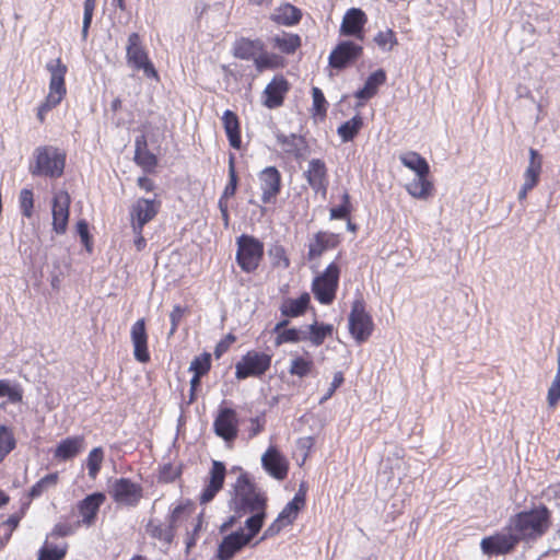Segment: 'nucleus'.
Here are the masks:
<instances>
[{"label":"nucleus","mask_w":560,"mask_h":560,"mask_svg":"<svg viewBox=\"0 0 560 560\" xmlns=\"http://www.w3.org/2000/svg\"><path fill=\"white\" fill-rule=\"evenodd\" d=\"M552 525V513L545 504L512 516L508 529L514 532L521 541H535L542 537Z\"/></svg>","instance_id":"f257e3e1"},{"label":"nucleus","mask_w":560,"mask_h":560,"mask_svg":"<svg viewBox=\"0 0 560 560\" xmlns=\"http://www.w3.org/2000/svg\"><path fill=\"white\" fill-rule=\"evenodd\" d=\"M232 54L237 59L253 61L259 73L283 69L287 66L285 58L279 54L267 51L266 45L260 38H237L233 44Z\"/></svg>","instance_id":"f03ea898"},{"label":"nucleus","mask_w":560,"mask_h":560,"mask_svg":"<svg viewBox=\"0 0 560 560\" xmlns=\"http://www.w3.org/2000/svg\"><path fill=\"white\" fill-rule=\"evenodd\" d=\"M233 501L237 512L252 513L248 518L258 520L259 529L262 528L267 516L268 498L265 492L257 489L247 474L237 477Z\"/></svg>","instance_id":"7ed1b4c3"},{"label":"nucleus","mask_w":560,"mask_h":560,"mask_svg":"<svg viewBox=\"0 0 560 560\" xmlns=\"http://www.w3.org/2000/svg\"><path fill=\"white\" fill-rule=\"evenodd\" d=\"M46 69L50 74L48 94L36 110V117L40 124L46 121L47 114L56 108L67 95L66 75L68 67L60 58H57L47 62Z\"/></svg>","instance_id":"20e7f679"},{"label":"nucleus","mask_w":560,"mask_h":560,"mask_svg":"<svg viewBox=\"0 0 560 560\" xmlns=\"http://www.w3.org/2000/svg\"><path fill=\"white\" fill-rule=\"evenodd\" d=\"M67 154L65 151L51 147H38L34 152V164L30 172L34 176L58 178L63 174Z\"/></svg>","instance_id":"39448f33"},{"label":"nucleus","mask_w":560,"mask_h":560,"mask_svg":"<svg viewBox=\"0 0 560 560\" xmlns=\"http://www.w3.org/2000/svg\"><path fill=\"white\" fill-rule=\"evenodd\" d=\"M265 256L264 243L248 234L236 237L235 261L240 269L248 275H254L259 269Z\"/></svg>","instance_id":"423d86ee"},{"label":"nucleus","mask_w":560,"mask_h":560,"mask_svg":"<svg viewBox=\"0 0 560 560\" xmlns=\"http://www.w3.org/2000/svg\"><path fill=\"white\" fill-rule=\"evenodd\" d=\"M341 269L336 261L329 262L326 268L314 277L311 290L316 301L322 305H330L337 296Z\"/></svg>","instance_id":"0eeeda50"},{"label":"nucleus","mask_w":560,"mask_h":560,"mask_svg":"<svg viewBox=\"0 0 560 560\" xmlns=\"http://www.w3.org/2000/svg\"><path fill=\"white\" fill-rule=\"evenodd\" d=\"M258 523L256 518H247L245 521L247 533L240 529L223 537L217 551L218 560H231L238 551L246 547L260 532Z\"/></svg>","instance_id":"6e6552de"},{"label":"nucleus","mask_w":560,"mask_h":560,"mask_svg":"<svg viewBox=\"0 0 560 560\" xmlns=\"http://www.w3.org/2000/svg\"><path fill=\"white\" fill-rule=\"evenodd\" d=\"M374 327L373 318L366 311L364 300H354L351 304V311L348 317V329L351 337L358 343H363L370 339L374 331Z\"/></svg>","instance_id":"1a4fd4ad"},{"label":"nucleus","mask_w":560,"mask_h":560,"mask_svg":"<svg viewBox=\"0 0 560 560\" xmlns=\"http://www.w3.org/2000/svg\"><path fill=\"white\" fill-rule=\"evenodd\" d=\"M126 59L133 70H142L147 78L153 79L156 82L160 81L159 72L151 61L147 49L142 45L141 36L138 33H131L128 36Z\"/></svg>","instance_id":"9d476101"},{"label":"nucleus","mask_w":560,"mask_h":560,"mask_svg":"<svg viewBox=\"0 0 560 560\" xmlns=\"http://www.w3.org/2000/svg\"><path fill=\"white\" fill-rule=\"evenodd\" d=\"M272 354L264 351L249 350L235 364V377L246 380L248 377H261L271 368Z\"/></svg>","instance_id":"9b49d317"},{"label":"nucleus","mask_w":560,"mask_h":560,"mask_svg":"<svg viewBox=\"0 0 560 560\" xmlns=\"http://www.w3.org/2000/svg\"><path fill=\"white\" fill-rule=\"evenodd\" d=\"M305 502V491L300 489L294 494L293 499L289 503H287V505L278 514L277 518L265 529L262 536L255 545H257L259 541L275 537L283 528L292 525L293 522L298 518L299 513L304 509Z\"/></svg>","instance_id":"f8f14e48"},{"label":"nucleus","mask_w":560,"mask_h":560,"mask_svg":"<svg viewBox=\"0 0 560 560\" xmlns=\"http://www.w3.org/2000/svg\"><path fill=\"white\" fill-rule=\"evenodd\" d=\"M214 434L226 444H232L238 436L240 418L235 409L221 405L212 423Z\"/></svg>","instance_id":"ddd939ff"},{"label":"nucleus","mask_w":560,"mask_h":560,"mask_svg":"<svg viewBox=\"0 0 560 560\" xmlns=\"http://www.w3.org/2000/svg\"><path fill=\"white\" fill-rule=\"evenodd\" d=\"M363 46L353 40L339 42L328 56V66L338 71L354 65L363 56Z\"/></svg>","instance_id":"4468645a"},{"label":"nucleus","mask_w":560,"mask_h":560,"mask_svg":"<svg viewBox=\"0 0 560 560\" xmlns=\"http://www.w3.org/2000/svg\"><path fill=\"white\" fill-rule=\"evenodd\" d=\"M109 493L116 503L136 506L143 497V488L140 483L121 477L114 481Z\"/></svg>","instance_id":"2eb2a0df"},{"label":"nucleus","mask_w":560,"mask_h":560,"mask_svg":"<svg viewBox=\"0 0 560 560\" xmlns=\"http://www.w3.org/2000/svg\"><path fill=\"white\" fill-rule=\"evenodd\" d=\"M226 477L225 464L219 460H212L211 468L205 479V486L198 497L201 505L211 502L223 489Z\"/></svg>","instance_id":"dca6fc26"},{"label":"nucleus","mask_w":560,"mask_h":560,"mask_svg":"<svg viewBox=\"0 0 560 560\" xmlns=\"http://www.w3.org/2000/svg\"><path fill=\"white\" fill-rule=\"evenodd\" d=\"M260 200L264 205L276 203L282 189V175L276 166L265 167L258 174Z\"/></svg>","instance_id":"f3484780"},{"label":"nucleus","mask_w":560,"mask_h":560,"mask_svg":"<svg viewBox=\"0 0 560 560\" xmlns=\"http://www.w3.org/2000/svg\"><path fill=\"white\" fill-rule=\"evenodd\" d=\"M521 542L514 532L495 533L482 538L480 547L483 553L489 556H501L512 552Z\"/></svg>","instance_id":"a211bd4d"},{"label":"nucleus","mask_w":560,"mask_h":560,"mask_svg":"<svg viewBox=\"0 0 560 560\" xmlns=\"http://www.w3.org/2000/svg\"><path fill=\"white\" fill-rule=\"evenodd\" d=\"M368 23V15L360 8H350L342 16L339 27V35L345 37H354L363 42L365 38V25Z\"/></svg>","instance_id":"6ab92c4d"},{"label":"nucleus","mask_w":560,"mask_h":560,"mask_svg":"<svg viewBox=\"0 0 560 560\" xmlns=\"http://www.w3.org/2000/svg\"><path fill=\"white\" fill-rule=\"evenodd\" d=\"M342 242L339 233L318 231L313 234L307 244V259L313 261L320 258L326 252L336 249Z\"/></svg>","instance_id":"aec40b11"},{"label":"nucleus","mask_w":560,"mask_h":560,"mask_svg":"<svg viewBox=\"0 0 560 560\" xmlns=\"http://www.w3.org/2000/svg\"><path fill=\"white\" fill-rule=\"evenodd\" d=\"M105 501L106 495L103 492H94L80 500L77 503V510L80 516L77 526H93L97 521L100 509Z\"/></svg>","instance_id":"412c9836"},{"label":"nucleus","mask_w":560,"mask_h":560,"mask_svg":"<svg viewBox=\"0 0 560 560\" xmlns=\"http://www.w3.org/2000/svg\"><path fill=\"white\" fill-rule=\"evenodd\" d=\"M290 88V82L283 74H276L262 91V105L269 109L281 107Z\"/></svg>","instance_id":"4be33fe9"},{"label":"nucleus","mask_w":560,"mask_h":560,"mask_svg":"<svg viewBox=\"0 0 560 560\" xmlns=\"http://www.w3.org/2000/svg\"><path fill=\"white\" fill-rule=\"evenodd\" d=\"M304 178L315 194L326 198L329 185L328 168L322 159H312L304 172Z\"/></svg>","instance_id":"5701e85b"},{"label":"nucleus","mask_w":560,"mask_h":560,"mask_svg":"<svg viewBox=\"0 0 560 560\" xmlns=\"http://www.w3.org/2000/svg\"><path fill=\"white\" fill-rule=\"evenodd\" d=\"M161 209V201L158 199L139 198L130 210L133 230H143L144 225L152 221Z\"/></svg>","instance_id":"b1692460"},{"label":"nucleus","mask_w":560,"mask_h":560,"mask_svg":"<svg viewBox=\"0 0 560 560\" xmlns=\"http://www.w3.org/2000/svg\"><path fill=\"white\" fill-rule=\"evenodd\" d=\"M71 197L67 190H59L52 198V230L57 234H65L70 215Z\"/></svg>","instance_id":"393cba45"},{"label":"nucleus","mask_w":560,"mask_h":560,"mask_svg":"<svg viewBox=\"0 0 560 560\" xmlns=\"http://www.w3.org/2000/svg\"><path fill=\"white\" fill-rule=\"evenodd\" d=\"M130 339L133 346V357L140 363H148L151 360L149 351V335L144 318H139L131 326Z\"/></svg>","instance_id":"a878e982"},{"label":"nucleus","mask_w":560,"mask_h":560,"mask_svg":"<svg viewBox=\"0 0 560 560\" xmlns=\"http://www.w3.org/2000/svg\"><path fill=\"white\" fill-rule=\"evenodd\" d=\"M262 468L275 479L284 480L289 472V463L275 447L270 446L261 457Z\"/></svg>","instance_id":"bb28decb"},{"label":"nucleus","mask_w":560,"mask_h":560,"mask_svg":"<svg viewBox=\"0 0 560 560\" xmlns=\"http://www.w3.org/2000/svg\"><path fill=\"white\" fill-rule=\"evenodd\" d=\"M85 448L83 435H72L62 439L54 451V458L58 462H68L80 455Z\"/></svg>","instance_id":"cd10ccee"},{"label":"nucleus","mask_w":560,"mask_h":560,"mask_svg":"<svg viewBox=\"0 0 560 560\" xmlns=\"http://www.w3.org/2000/svg\"><path fill=\"white\" fill-rule=\"evenodd\" d=\"M135 163L145 173H154L158 166V158L148 149V141L144 135L138 136L135 140Z\"/></svg>","instance_id":"c85d7f7f"},{"label":"nucleus","mask_w":560,"mask_h":560,"mask_svg":"<svg viewBox=\"0 0 560 560\" xmlns=\"http://www.w3.org/2000/svg\"><path fill=\"white\" fill-rule=\"evenodd\" d=\"M176 528L168 522L165 524L158 518H151L145 525V533L150 538L170 546L175 537Z\"/></svg>","instance_id":"c756f323"},{"label":"nucleus","mask_w":560,"mask_h":560,"mask_svg":"<svg viewBox=\"0 0 560 560\" xmlns=\"http://www.w3.org/2000/svg\"><path fill=\"white\" fill-rule=\"evenodd\" d=\"M303 13L298 7L284 2L277 7L270 19L278 25L293 26L300 23Z\"/></svg>","instance_id":"7c9ffc66"},{"label":"nucleus","mask_w":560,"mask_h":560,"mask_svg":"<svg viewBox=\"0 0 560 560\" xmlns=\"http://www.w3.org/2000/svg\"><path fill=\"white\" fill-rule=\"evenodd\" d=\"M311 303V296L307 292L302 293L298 299H285L280 305V313L284 319L303 316Z\"/></svg>","instance_id":"2f4dec72"},{"label":"nucleus","mask_w":560,"mask_h":560,"mask_svg":"<svg viewBox=\"0 0 560 560\" xmlns=\"http://www.w3.org/2000/svg\"><path fill=\"white\" fill-rule=\"evenodd\" d=\"M222 124L230 145L235 150H240L242 147V136L238 116L233 110L226 109L222 115Z\"/></svg>","instance_id":"473e14b6"},{"label":"nucleus","mask_w":560,"mask_h":560,"mask_svg":"<svg viewBox=\"0 0 560 560\" xmlns=\"http://www.w3.org/2000/svg\"><path fill=\"white\" fill-rule=\"evenodd\" d=\"M407 192L419 200H427L434 194V184L430 175H416L410 183L405 186Z\"/></svg>","instance_id":"72a5a7b5"},{"label":"nucleus","mask_w":560,"mask_h":560,"mask_svg":"<svg viewBox=\"0 0 560 560\" xmlns=\"http://www.w3.org/2000/svg\"><path fill=\"white\" fill-rule=\"evenodd\" d=\"M22 386L10 380H0V409H5L8 405H15L23 401Z\"/></svg>","instance_id":"f704fd0d"},{"label":"nucleus","mask_w":560,"mask_h":560,"mask_svg":"<svg viewBox=\"0 0 560 560\" xmlns=\"http://www.w3.org/2000/svg\"><path fill=\"white\" fill-rule=\"evenodd\" d=\"M288 325V319H282L276 324L273 328V332H276V347H280L284 343H298L300 341L306 340V336H304L300 329L295 327L287 328Z\"/></svg>","instance_id":"c9c22d12"},{"label":"nucleus","mask_w":560,"mask_h":560,"mask_svg":"<svg viewBox=\"0 0 560 560\" xmlns=\"http://www.w3.org/2000/svg\"><path fill=\"white\" fill-rule=\"evenodd\" d=\"M275 49L284 55H293L302 46V38L299 34L282 32L270 38Z\"/></svg>","instance_id":"e433bc0d"},{"label":"nucleus","mask_w":560,"mask_h":560,"mask_svg":"<svg viewBox=\"0 0 560 560\" xmlns=\"http://www.w3.org/2000/svg\"><path fill=\"white\" fill-rule=\"evenodd\" d=\"M386 72L383 69H378L372 72L362 89L354 93V97L361 101H368L377 94L378 88L386 82Z\"/></svg>","instance_id":"4c0bfd02"},{"label":"nucleus","mask_w":560,"mask_h":560,"mask_svg":"<svg viewBox=\"0 0 560 560\" xmlns=\"http://www.w3.org/2000/svg\"><path fill=\"white\" fill-rule=\"evenodd\" d=\"M277 143L280 145L281 150L296 159L301 158L306 148V142L302 136H298L295 133L291 135H277Z\"/></svg>","instance_id":"58836bf2"},{"label":"nucleus","mask_w":560,"mask_h":560,"mask_svg":"<svg viewBox=\"0 0 560 560\" xmlns=\"http://www.w3.org/2000/svg\"><path fill=\"white\" fill-rule=\"evenodd\" d=\"M542 171V156L533 148L529 149V163L524 172V184L528 187L535 188L540 178Z\"/></svg>","instance_id":"ea45409f"},{"label":"nucleus","mask_w":560,"mask_h":560,"mask_svg":"<svg viewBox=\"0 0 560 560\" xmlns=\"http://www.w3.org/2000/svg\"><path fill=\"white\" fill-rule=\"evenodd\" d=\"M195 503L190 499L180 500L171 509L168 522L177 528L182 522L187 521L195 513Z\"/></svg>","instance_id":"a19ab883"},{"label":"nucleus","mask_w":560,"mask_h":560,"mask_svg":"<svg viewBox=\"0 0 560 560\" xmlns=\"http://www.w3.org/2000/svg\"><path fill=\"white\" fill-rule=\"evenodd\" d=\"M404 166L415 172L416 175H430V165L418 152L408 151L399 156Z\"/></svg>","instance_id":"79ce46f5"},{"label":"nucleus","mask_w":560,"mask_h":560,"mask_svg":"<svg viewBox=\"0 0 560 560\" xmlns=\"http://www.w3.org/2000/svg\"><path fill=\"white\" fill-rule=\"evenodd\" d=\"M237 185H238V176H237L236 167H235V155L233 153H230V156H229V180H228L219 200L229 202V200L235 196L236 190H237Z\"/></svg>","instance_id":"37998d69"},{"label":"nucleus","mask_w":560,"mask_h":560,"mask_svg":"<svg viewBox=\"0 0 560 560\" xmlns=\"http://www.w3.org/2000/svg\"><path fill=\"white\" fill-rule=\"evenodd\" d=\"M334 331V326L331 324L317 323L311 324L308 326L310 336L306 337L312 345L318 347L324 343L326 338L330 337Z\"/></svg>","instance_id":"c03bdc74"},{"label":"nucleus","mask_w":560,"mask_h":560,"mask_svg":"<svg viewBox=\"0 0 560 560\" xmlns=\"http://www.w3.org/2000/svg\"><path fill=\"white\" fill-rule=\"evenodd\" d=\"M24 515L25 508H22L19 512L13 513L0 524V528L3 529V535L0 540V548H3L10 541L13 532L19 527V524Z\"/></svg>","instance_id":"a18cd8bd"},{"label":"nucleus","mask_w":560,"mask_h":560,"mask_svg":"<svg viewBox=\"0 0 560 560\" xmlns=\"http://www.w3.org/2000/svg\"><path fill=\"white\" fill-rule=\"evenodd\" d=\"M68 552V544L60 546L48 542L47 540L38 550L37 560H63Z\"/></svg>","instance_id":"49530a36"},{"label":"nucleus","mask_w":560,"mask_h":560,"mask_svg":"<svg viewBox=\"0 0 560 560\" xmlns=\"http://www.w3.org/2000/svg\"><path fill=\"white\" fill-rule=\"evenodd\" d=\"M16 447V439L12 428L0 424V460L4 459Z\"/></svg>","instance_id":"de8ad7c7"},{"label":"nucleus","mask_w":560,"mask_h":560,"mask_svg":"<svg viewBox=\"0 0 560 560\" xmlns=\"http://www.w3.org/2000/svg\"><path fill=\"white\" fill-rule=\"evenodd\" d=\"M314 362L311 358L298 355L291 360L289 373L300 378L306 377L314 370Z\"/></svg>","instance_id":"09e8293b"},{"label":"nucleus","mask_w":560,"mask_h":560,"mask_svg":"<svg viewBox=\"0 0 560 560\" xmlns=\"http://www.w3.org/2000/svg\"><path fill=\"white\" fill-rule=\"evenodd\" d=\"M104 450L101 446L94 447L90 451L86 457L88 474L91 479H96L104 462Z\"/></svg>","instance_id":"8fccbe9b"},{"label":"nucleus","mask_w":560,"mask_h":560,"mask_svg":"<svg viewBox=\"0 0 560 560\" xmlns=\"http://www.w3.org/2000/svg\"><path fill=\"white\" fill-rule=\"evenodd\" d=\"M362 127V117L360 115H355L354 117L347 120L338 128V135L340 136L343 142H348L354 139V137L359 133Z\"/></svg>","instance_id":"3c124183"},{"label":"nucleus","mask_w":560,"mask_h":560,"mask_svg":"<svg viewBox=\"0 0 560 560\" xmlns=\"http://www.w3.org/2000/svg\"><path fill=\"white\" fill-rule=\"evenodd\" d=\"M268 255L273 268L288 269L291 265L287 250L281 244L271 245Z\"/></svg>","instance_id":"603ef678"},{"label":"nucleus","mask_w":560,"mask_h":560,"mask_svg":"<svg viewBox=\"0 0 560 560\" xmlns=\"http://www.w3.org/2000/svg\"><path fill=\"white\" fill-rule=\"evenodd\" d=\"M373 40L383 51H392L398 45L397 35L392 28L377 32Z\"/></svg>","instance_id":"864d4df0"},{"label":"nucleus","mask_w":560,"mask_h":560,"mask_svg":"<svg viewBox=\"0 0 560 560\" xmlns=\"http://www.w3.org/2000/svg\"><path fill=\"white\" fill-rule=\"evenodd\" d=\"M352 210L351 197L349 192L345 190L341 196V203L329 210V218L330 220H346L349 219Z\"/></svg>","instance_id":"5fc2aeb1"},{"label":"nucleus","mask_w":560,"mask_h":560,"mask_svg":"<svg viewBox=\"0 0 560 560\" xmlns=\"http://www.w3.org/2000/svg\"><path fill=\"white\" fill-rule=\"evenodd\" d=\"M312 97H313V104H312V108H311L312 116L325 118L327 115L328 102L326 101L323 91L319 88L314 86L312 89Z\"/></svg>","instance_id":"6e6d98bb"},{"label":"nucleus","mask_w":560,"mask_h":560,"mask_svg":"<svg viewBox=\"0 0 560 560\" xmlns=\"http://www.w3.org/2000/svg\"><path fill=\"white\" fill-rule=\"evenodd\" d=\"M560 401V346L558 347V366L555 378L548 388L547 402L550 408H556Z\"/></svg>","instance_id":"4d7b16f0"},{"label":"nucleus","mask_w":560,"mask_h":560,"mask_svg":"<svg viewBox=\"0 0 560 560\" xmlns=\"http://www.w3.org/2000/svg\"><path fill=\"white\" fill-rule=\"evenodd\" d=\"M19 207L23 217L31 219L34 214V192L30 188H23L19 194Z\"/></svg>","instance_id":"13d9d810"},{"label":"nucleus","mask_w":560,"mask_h":560,"mask_svg":"<svg viewBox=\"0 0 560 560\" xmlns=\"http://www.w3.org/2000/svg\"><path fill=\"white\" fill-rule=\"evenodd\" d=\"M202 525H203V514L200 513L192 520V528L187 530V533H186L185 545H186L187 552H189L190 549L196 546L197 540L199 539V535H200Z\"/></svg>","instance_id":"bf43d9fd"},{"label":"nucleus","mask_w":560,"mask_h":560,"mask_svg":"<svg viewBox=\"0 0 560 560\" xmlns=\"http://www.w3.org/2000/svg\"><path fill=\"white\" fill-rule=\"evenodd\" d=\"M211 369V355L207 352L196 357L191 363L189 370L198 376H205Z\"/></svg>","instance_id":"052dcab7"},{"label":"nucleus","mask_w":560,"mask_h":560,"mask_svg":"<svg viewBox=\"0 0 560 560\" xmlns=\"http://www.w3.org/2000/svg\"><path fill=\"white\" fill-rule=\"evenodd\" d=\"M189 312L188 307H184L179 304L174 305L172 312L170 313V322H171V330L170 334L173 335L177 331L178 326L183 319V317Z\"/></svg>","instance_id":"680f3d73"},{"label":"nucleus","mask_w":560,"mask_h":560,"mask_svg":"<svg viewBox=\"0 0 560 560\" xmlns=\"http://www.w3.org/2000/svg\"><path fill=\"white\" fill-rule=\"evenodd\" d=\"M95 7H96V0H85L84 1L83 26H82V35L84 38L88 36V32H89V28L92 23Z\"/></svg>","instance_id":"e2e57ef3"},{"label":"nucleus","mask_w":560,"mask_h":560,"mask_svg":"<svg viewBox=\"0 0 560 560\" xmlns=\"http://www.w3.org/2000/svg\"><path fill=\"white\" fill-rule=\"evenodd\" d=\"M77 232L81 238V242L86 247L88 252L92 250V241L89 232V224L85 220H80L77 222Z\"/></svg>","instance_id":"0e129e2a"},{"label":"nucleus","mask_w":560,"mask_h":560,"mask_svg":"<svg viewBox=\"0 0 560 560\" xmlns=\"http://www.w3.org/2000/svg\"><path fill=\"white\" fill-rule=\"evenodd\" d=\"M77 523L74 525L70 523H57L51 533L50 536L52 537H66L69 535H72L74 530L78 528Z\"/></svg>","instance_id":"69168bd1"},{"label":"nucleus","mask_w":560,"mask_h":560,"mask_svg":"<svg viewBox=\"0 0 560 560\" xmlns=\"http://www.w3.org/2000/svg\"><path fill=\"white\" fill-rule=\"evenodd\" d=\"M235 341H236V337L232 334H228L215 346L214 355L217 358H220L221 355H223Z\"/></svg>","instance_id":"338daca9"},{"label":"nucleus","mask_w":560,"mask_h":560,"mask_svg":"<svg viewBox=\"0 0 560 560\" xmlns=\"http://www.w3.org/2000/svg\"><path fill=\"white\" fill-rule=\"evenodd\" d=\"M250 427L248 430L249 438H255L265 430L266 419L264 416H257L249 420Z\"/></svg>","instance_id":"774afa93"}]
</instances>
